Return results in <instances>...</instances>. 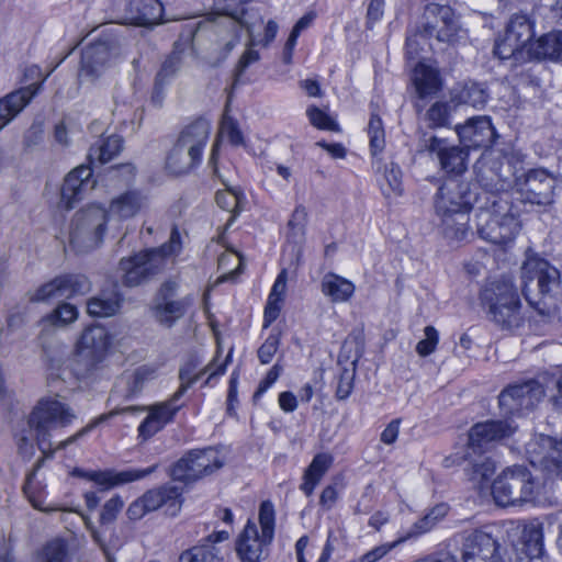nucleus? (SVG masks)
<instances>
[{
  "label": "nucleus",
  "mask_w": 562,
  "mask_h": 562,
  "mask_svg": "<svg viewBox=\"0 0 562 562\" xmlns=\"http://www.w3.org/2000/svg\"><path fill=\"white\" fill-rule=\"evenodd\" d=\"M492 186L494 183L484 182L483 177L477 182L459 177L445 179L435 196V212L446 239L451 243L467 239L470 234L469 212L483 202V192L491 191Z\"/></svg>",
  "instance_id": "obj_1"
},
{
  "label": "nucleus",
  "mask_w": 562,
  "mask_h": 562,
  "mask_svg": "<svg viewBox=\"0 0 562 562\" xmlns=\"http://www.w3.org/2000/svg\"><path fill=\"white\" fill-rule=\"evenodd\" d=\"M74 418L75 414L71 412L70 407L56 398L41 400L33 408L26 423L29 427L27 432L36 440L37 447L42 451L43 457L36 461L34 469L26 475L25 483L23 485V492L25 495H30L32 482L36 472L42 468L45 459L52 458L56 450L64 449L82 438L106 417L101 416L75 435L70 436L68 439L59 442L56 448H53L50 442V431L56 427H65L69 425Z\"/></svg>",
  "instance_id": "obj_2"
},
{
  "label": "nucleus",
  "mask_w": 562,
  "mask_h": 562,
  "mask_svg": "<svg viewBox=\"0 0 562 562\" xmlns=\"http://www.w3.org/2000/svg\"><path fill=\"white\" fill-rule=\"evenodd\" d=\"M504 189V181L497 179L491 191L483 192V202L475 214L476 233L480 238L496 245L512 241L519 232V223L509 212L508 201L496 191Z\"/></svg>",
  "instance_id": "obj_3"
},
{
  "label": "nucleus",
  "mask_w": 562,
  "mask_h": 562,
  "mask_svg": "<svg viewBox=\"0 0 562 562\" xmlns=\"http://www.w3.org/2000/svg\"><path fill=\"white\" fill-rule=\"evenodd\" d=\"M480 301L490 319L503 329L517 328L522 324L520 296L510 278L487 282L480 293Z\"/></svg>",
  "instance_id": "obj_4"
},
{
  "label": "nucleus",
  "mask_w": 562,
  "mask_h": 562,
  "mask_svg": "<svg viewBox=\"0 0 562 562\" xmlns=\"http://www.w3.org/2000/svg\"><path fill=\"white\" fill-rule=\"evenodd\" d=\"M211 15L226 18V25L232 27V31L225 38H222L223 50L217 58L216 64L222 63L233 50L239 42L237 29H245L250 37L249 45H256L254 37L255 29L263 23V18L258 8L249 2L236 3L235 0H214V11ZM221 41L218 42V44Z\"/></svg>",
  "instance_id": "obj_5"
},
{
  "label": "nucleus",
  "mask_w": 562,
  "mask_h": 562,
  "mask_svg": "<svg viewBox=\"0 0 562 562\" xmlns=\"http://www.w3.org/2000/svg\"><path fill=\"white\" fill-rule=\"evenodd\" d=\"M109 214L101 205L90 204L72 217L69 229L70 246L78 252H87L102 244Z\"/></svg>",
  "instance_id": "obj_6"
},
{
  "label": "nucleus",
  "mask_w": 562,
  "mask_h": 562,
  "mask_svg": "<svg viewBox=\"0 0 562 562\" xmlns=\"http://www.w3.org/2000/svg\"><path fill=\"white\" fill-rule=\"evenodd\" d=\"M491 490L495 503L506 507L532 501L536 483L527 468L514 465L505 469L497 476Z\"/></svg>",
  "instance_id": "obj_7"
},
{
  "label": "nucleus",
  "mask_w": 562,
  "mask_h": 562,
  "mask_svg": "<svg viewBox=\"0 0 562 562\" xmlns=\"http://www.w3.org/2000/svg\"><path fill=\"white\" fill-rule=\"evenodd\" d=\"M223 465L224 457L218 449H192L171 467L170 476L172 481L188 485L211 475Z\"/></svg>",
  "instance_id": "obj_8"
},
{
  "label": "nucleus",
  "mask_w": 562,
  "mask_h": 562,
  "mask_svg": "<svg viewBox=\"0 0 562 562\" xmlns=\"http://www.w3.org/2000/svg\"><path fill=\"white\" fill-rule=\"evenodd\" d=\"M177 282L166 281L160 285L151 301V315L165 328H171L186 315L193 303V299L189 295L177 299Z\"/></svg>",
  "instance_id": "obj_9"
},
{
  "label": "nucleus",
  "mask_w": 562,
  "mask_h": 562,
  "mask_svg": "<svg viewBox=\"0 0 562 562\" xmlns=\"http://www.w3.org/2000/svg\"><path fill=\"white\" fill-rule=\"evenodd\" d=\"M423 22V35L435 37L440 43L454 44L463 37L461 27L453 10L448 5L429 3L426 5Z\"/></svg>",
  "instance_id": "obj_10"
},
{
  "label": "nucleus",
  "mask_w": 562,
  "mask_h": 562,
  "mask_svg": "<svg viewBox=\"0 0 562 562\" xmlns=\"http://www.w3.org/2000/svg\"><path fill=\"white\" fill-rule=\"evenodd\" d=\"M166 247L147 249L130 258L120 260V268L124 272L123 283L126 286H137L158 274L164 269V255Z\"/></svg>",
  "instance_id": "obj_11"
},
{
  "label": "nucleus",
  "mask_w": 562,
  "mask_h": 562,
  "mask_svg": "<svg viewBox=\"0 0 562 562\" xmlns=\"http://www.w3.org/2000/svg\"><path fill=\"white\" fill-rule=\"evenodd\" d=\"M462 541L463 562H505L501 546L491 527H483L459 535Z\"/></svg>",
  "instance_id": "obj_12"
},
{
  "label": "nucleus",
  "mask_w": 562,
  "mask_h": 562,
  "mask_svg": "<svg viewBox=\"0 0 562 562\" xmlns=\"http://www.w3.org/2000/svg\"><path fill=\"white\" fill-rule=\"evenodd\" d=\"M521 278L525 280V290L528 291L535 283L543 299L557 295L561 286L559 270L537 256H529L524 261Z\"/></svg>",
  "instance_id": "obj_13"
},
{
  "label": "nucleus",
  "mask_w": 562,
  "mask_h": 562,
  "mask_svg": "<svg viewBox=\"0 0 562 562\" xmlns=\"http://www.w3.org/2000/svg\"><path fill=\"white\" fill-rule=\"evenodd\" d=\"M91 290L89 279L83 274H63L42 284L34 292H30L31 302H47L54 299H70L83 295Z\"/></svg>",
  "instance_id": "obj_14"
},
{
  "label": "nucleus",
  "mask_w": 562,
  "mask_h": 562,
  "mask_svg": "<svg viewBox=\"0 0 562 562\" xmlns=\"http://www.w3.org/2000/svg\"><path fill=\"white\" fill-rule=\"evenodd\" d=\"M543 396V385L530 379L504 389L498 396V403L506 414L514 415L524 409H532Z\"/></svg>",
  "instance_id": "obj_15"
},
{
  "label": "nucleus",
  "mask_w": 562,
  "mask_h": 562,
  "mask_svg": "<svg viewBox=\"0 0 562 562\" xmlns=\"http://www.w3.org/2000/svg\"><path fill=\"white\" fill-rule=\"evenodd\" d=\"M517 429V425L508 419H488L476 423L470 428L468 449L473 453L485 452L495 442L509 438Z\"/></svg>",
  "instance_id": "obj_16"
},
{
  "label": "nucleus",
  "mask_w": 562,
  "mask_h": 562,
  "mask_svg": "<svg viewBox=\"0 0 562 562\" xmlns=\"http://www.w3.org/2000/svg\"><path fill=\"white\" fill-rule=\"evenodd\" d=\"M518 186L525 202L537 205H549L553 202L555 179L544 169L529 170Z\"/></svg>",
  "instance_id": "obj_17"
},
{
  "label": "nucleus",
  "mask_w": 562,
  "mask_h": 562,
  "mask_svg": "<svg viewBox=\"0 0 562 562\" xmlns=\"http://www.w3.org/2000/svg\"><path fill=\"white\" fill-rule=\"evenodd\" d=\"M530 463L543 468L550 473L562 472V440L539 435L527 446Z\"/></svg>",
  "instance_id": "obj_18"
},
{
  "label": "nucleus",
  "mask_w": 562,
  "mask_h": 562,
  "mask_svg": "<svg viewBox=\"0 0 562 562\" xmlns=\"http://www.w3.org/2000/svg\"><path fill=\"white\" fill-rule=\"evenodd\" d=\"M157 467V464H154L146 469H127L122 471H85L82 469L76 468L72 471V475L94 482L100 486V491L102 492L108 491L116 485L142 480L154 473Z\"/></svg>",
  "instance_id": "obj_19"
},
{
  "label": "nucleus",
  "mask_w": 562,
  "mask_h": 562,
  "mask_svg": "<svg viewBox=\"0 0 562 562\" xmlns=\"http://www.w3.org/2000/svg\"><path fill=\"white\" fill-rule=\"evenodd\" d=\"M461 145L468 150L491 147L496 138L495 128L488 116H473L456 126Z\"/></svg>",
  "instance_id": "obj_20"
},
{
  "label": "nucleus",
  "mask_w": 562,
  "mask_h": 562,
  "mask_svg": "<svg viewBox=\"0 0 562 562\" xmlns=\"http://www.w3.org/2000/svg\"><path fill=\"white\" fill-rule=\"evenodd\" d=\"M92 170L89 166H79L71 170L65 178L60 189V205L71 210L76 202L93 189L94 181L91 180Z\"/></svg>",
  "instance_id": "obj_21"
},
{
  "label": "nucleus",
  "mask_w": 562,
  "mask_h": 562,
  "mask_svg": "<svg viewBox=\"0 0 562 562\" xmlns=\"http://www.w3.org/2000/svg\"><path fill=\"white\" fill-rule=\"evenodd\" d=\"M113 44L111 41H97L82 49L80 61V76L90 79L98 78L105 69L113 55Z\"/></svg>",
  "instance_id": "obj_22"
},
{
  "label": "nucleus",
  "mask_w": 562,
  "mask_h": 562,
  "mask_svg": "<svg viewBox=\"0 0 562 562\" xmlns=\"http://www.w3.org/2000/svg\"><path fill=\"white\" fill-rule=\"evenodd\" d=\"M179 409L180 406L171 398L151 405L148 415L138 426V437L143 440L151 438L173 419Z\"/></svg>",
  "instance_id": "obj_23"
},
{
  "label": "nucleus",
  "mask_w": 562,
  "mask_h": 562,
  "mask_svg": "<svg viewBox=\"0 0 562 562\" xmlns=\"http://www.w3.org/2000/svg\"><path fill=\"white\" fill-rule=\"evenodd\" d=\"M111 345L110 336L103 326L88 327L79 340V353L91 359V364L102 361Z\"/></svg>",
  "instance_id": "obj_24"
},
{
  "label": "nucleus",
  "mask_w": 562,
  "mask_h": 562,
  "mask_svg": "<svg viewBox=\"0 0 562 562\" xmlns=\"http://www.w3.org/2000/svg\"><path fill=\"white\" fill-rule=\"evenodd\" d=\"M182 488L172 483H166L159 487L147 491L146 499L150 503L154 512L162 508L167 516L175 517L180 513L182 507Z\"/></svg>",
  "instance_id": "obj_25"
},
{
  "label": "nucleus",
  "mask_w": 562,
  "mask_h": 562,
  "mask_svg": "<svg viewBox=\"0 0 562 562\" xmlns=\"http://www.w3.org/2000/svg\"><path fill=\"white\" fill-rule=\"evenodd\" d=\"M271 541H263V536L259 535L257 526L248 521L236 543V552L241 562H260L263 554V548Z\"/></svg>",
  "instance_id": "obj_26"
},
{
  "label": "nucleus",
  "mask_w": 562,
  "mask_h": 562,
  "mask_svg": "<svg viewBox=\"0 0 562 562\" xmlns=\"http://www.w3.org/2000/svg\"><path fill=\"white\" fill-rule=\"evenodd\" d=\"M162 13L164 7L159 0H130L127 5L130 23L138 26L161 23Z\"/></svg>",
  "instance_id": "obj_27"
},
{
  "label": "nucleus",
  "mask_w": 562,
  "mask_h": 562,
  "mask_svg": "<svg viewBox=\"0 0 562 562\" xmlns=\"http://www.w3.org/2000/svg\"><path fill=\"white\" fill-rule=\"evenodd\" d=\"M203 21H190L182 26L179 42L192 47L201 46L204 38L220 34V24L215 23L217 15H211Z\"/></svg>",
  "instance_id": "obj_28"
},
{
  "label": "nucleus",
  "mask_w": 562,
  "mask_h": 562,
  "mask_svg": "<svg viewBox=\"0 0 562 562\" xmlns=\"http://www.w3.org/2000/svg\"><path fill=\"white\" fill-rule=\"evenodd\" d=\"M509 531L520 535L524 551L529 559L539 558L543 551L542 528L537 522L510 521Z\"/></svg>",
  "instance_id": "obj_29"
},
{
  "label": "nucleus",
  "mask_w": 562,
  "mask_h": 562,
  "mask_svg": "<svg viewBox=\"0 0 562 562\" xmlns=\"http://www.w3.org/2000/svg\"><path fill=\"white\" fill-rule=\"evenodd\" d=\"M468 467L464 469L474 487L483 490L495 472V462L484 452L473 453L468 449Z\"/></svg>",
  "instance_id": "obj_30"
},
{
  "label": "nucleus",
  "mask_w": 562,
  "mask_h": 562,
  "mask_svg": "<svg viewBox=\"0 0 562 562\" xmlns=\"http://www.w3.org/2000/svg\"><path fill=\"white\" fill-rule=\"evenodd\" d=\"M215 363L212 362L206 368L201 370L199 373H195L198 362L194 359H190L189 361H187L179 369L180 386L170 398L175 402L180 400V397L184 395L188 389L195 382H198L200 378L207 372H210L209 379L215 375L223 374L225 372V363L220 364L218 367H216V369H213Z\"/></svg>",
  "instance_id": "obj_31"
},
{
  "label": "nucleus",
  "mask_w": 562,
  "mask_h": 562,
  "mask_svg": "<svg viewBox=\"0 0 562 562\" xmlns=\"http://www.w3.org/2000/svg\"><path fill=\"white\" fill-rule=\"evenodd\" d=\"M201 154L192 153L191 149L189 150L187 146L177 139L167 156L166 168L169 172L180 176L190 172L201 162Z\"/></svg>",
  "instance_id": "obj_32"
},
{
  "label": "nucleus",
  "mask_w": 562,
  "mask_h": 562,
  "mask_svg": "<svg viewBox=\"0 0 562 562\" xmlns=\"http://www.w3.org/2000/svg\"><path fill=\"white\" fill-rule=\"evenodd\" d=\"M37 89L12 91L0 99V131L24 110Z\"/></svg>",
  "instance_id": "obj_33"
},
{
  "label": "nucleus",
  "mask_w": 562,
  "mask_h": 562,
  "mask_svg": "<svg viewBox=\"0 0 562 562\" xmlns=\"http://www.w3.org/2000/svg\"><path fill=\"white\" fill-rule=\"evenodd\" d=\"M211 132L209 121L198 119L187 125L179 134L178 140L187 146L192 153L203 154Z\"/></svg>",
  "instance_id": "obj_34"
},
{
  "label": "nucleus",
  "mask_w": 562,
  "mask_h": 562,
  "mask_svg": "<svg viewBox=\"0 0 562 562\" xmlns=\"http://www.w3.org/2000/svg\"><path fill=\"white\" fill-rule=\"evenodd\" d=\"M146 198L137 190H130L111 201L109 216L126 220L135 216L145 205Z\"/></svg>",
  "instance_id": "obj_35"
},
{
  "label": "nucleus",
  "mask_w": 562,
  "mask_h": 562,
  "mask_svg": "<svg viewBox=\"0 0 562 562\" xmlns=\"http://www.w3.org/2000/svg\"><path fill=\"white\" fill-rule=\"evenodd\" d=\"M469 150L463 146L451 145L447 147L439 160L441 170L449 177H459L467 170Z\"/></svg>",
  "instance_id": "obj_36"
},
{
  "label": "nucleus",
  "mask_w": 562,
  "mask_h": 562,
  "mask_svg": "<svg viewBox=\"0 0 562 562\" xmlns=\"http://www.w3.org/2000/svg\"><path fill=\"white\" fill-rule=\"evenodd\" d=\"M449 505L446 503H440L431 507L427 510V513L419 518L411 529L407 531L405 536L402 537L404 541L416 538L420 535L429 532L432 530L449 513Z\"/></svg>",
  "instance_id": "obj_37"
},
{
  "label": "nucleus",
  "mask_w": 562,
  "mask_h": 562,
  "mask_svg": "<svg viewBox=\"0 0 562 562\" xmlns=\"http://www.w3.org/2000/svg\"><path fill=\"white\" fill-rule=\"evenodd\" d=\"M122 148L123 138L113 134L101 138L95 144L91 145L88 159L90 164L99 162L100 165H103L117 156Z\"/></svg>",
  "instance_id": "obj_38"
},
{
  "label": "nucleus",
  "mask_w": 562,
  "mask_h": 562,
  "mask_svg": "<svg viewBox=\"0 0 562 562\" xmlns=\"http://www.w3.org/2000/svg\"><path fill=\"white\" fill-rule=\"evenodd\" d=\"M414 85L420 99L434 95L440 90L438 72L434 68L418 63L414 70Z\"/></svg>",
  "instance_id": "obj_39"
},
{
  "label": "nucleus",
  "mask_w": 562,
  "mask_h": 562,
  "mask_svg": "<svg viewBox=\"0 0 562 562\" xmlns=\"http://www.w3.org/2000/svg\"><path fill=\"white\" fill-rule=\"evenodd\" d=\"M322 291L333 302H346L353 292L355 285L351 281L334 273H328L322 281Z\"/></svg>",
  "instance_id": "obj_40"
},
{
  "label": "nucleus",
  "mask_w": 562,
  "mask_h": 562,
  "mask_svg": "<svg viewBox=\"0 0 562 562\" xmlns=\"http://www.w3.org/2000/svg\"><path fill=\"white\" fill-rule=\"evenodd\" d=\"M286 290V271L282 270L277 277L265 307V327L274 322L281 311V303Z\"/></svg>",
  "instance_id": "obj_41"
},
{
  "label": "nucleus",
  "mask_w": 562,
  "mask_h": 562,
  "mask_svg": "<svg viewBox=\"0 0 562 562\" xmlns=\"http://www.w3.org/2000/svg\"><path fill=\"white\" fill-rule=\"evenodd\" d=\"M508 42H516L520 47L529 44L533 37L532 24L526 14H514L506 27Z\"/></svg>",
  "instance_id": "obj_42"
},
{
  "label": "nucleus",
  "mask_w": 562,
  "mask_h": 562,
  "mask_svg": "<svg viewBox=\"0 0 562 562\" xmlns=\"http://www.w3.org/2000/svg\"><path fill=\"white\" fill-rule=\"evenodd\" d=\"M121 307V299L117 293H102L87 302V313L93 317H110L116 314Z\"/></svg>",
  "instance_id": "obj_43"
},
{
  "label": "nucleus",
  "mask_w": 562,
  "mask_h": 562,
  "mask_svg": "<svg viewBox=\"0 0 562 562\" xmlns=\"http://www.w3.org/2000/svg\"><path fill=\"white\" fill-rule=\"evenodd\" d=\"M331 463V457L325 453L316 454L305 470L304 482L301 484V490L310 496L315 486L318 484L323 475L328 470Z\"/></svg>",
  "instance_id": "obj_44"
},
{
  "label": "nucleus",
  "mask_w": 562,
  "mask_h": 562,
  "mask_svg": "<svg viewBox=\"0 0 562 562\" xmlns=\"http://www.w3.org/2000/svg\"><path fill=\"white\" fill-rule=\"evenodd\" d=\"M488 94L479 83H465L453 94V101L458 104L470 105L475 109L483 108L487 102Z\"/></svg>",
  "instance_id": "obj_45"
},
{
  "label": "nucleus",
  "mask_w": 562,
  "mask_h": 562,
  "mask_svg": "<svg viewBox=\"0 0 562 562\" xmlns=\"http://www.w3.org/2000/svg\"><path fill=\"white\" fill-rule=\"evenodd\" d=\"M535 54L538 58L562 60V31L541 36L537 42Z\"/></svg>",
  "instance_id": "obj_46"
},
{
  "label": "nucleus",
  "mask_w": 562,
  "mask_h": 562,
  "mask_svg": "<svg viewBox=\"0 0 562 562\" xmlns=\"http://www.w3.org/2000/svg\"><path fill=\"white\" fill-rule=\"evenodd\" d=\"M178 562H221V558L217 548L202 543L182 551Z\"/></svg>",
  "instance_id": "obj_47"
},
{
  "label": "nucleus",
  "mask_w": 562,
  "mask_h": 562,
  "mask_svg": "<svg viewBox=\"0 0 562 562\" xmlns=\"http://www.w3.org/2000/svg\"><path fill=\"white\" fill-rule=\"evenodd\" d=\"M446 138H440L429 131H419L417 148L419 153H427L431 157H436L438 161L442 157L445 150L449 146Z\"/></svg>",
  "instance_id": "obj_48"
},
{
  "label": "nucleus",
  "mask_w": 562,
  "mask_h": 562,
  "mask_svg": "<svg viewBox=\"0 0 562 562\" xmlns=\"http://www.w3.org/2000/svg\"><path fill=\"white\" fill-rule=\"evenodd\" d=\"M78 317V310L69 303L59 304L54 311L43 318V322L52 326H66Z\"/></svg>",
  "instance_id": "obj_49"
},
{
  "label": "nucleus",
  "mask_w": 562,
  "mask_h": 562,
  "mask_svg": "<svg viewBox=\"0 0 562 562\" xmlns=\"http://www.w3.org/2000/svg\"><path fill=\"white\" fill-rule=\"evenodd\" d=\"M368 134L370 137V150L372 156H376L384 149L385 135L381 117L372 112L368 125Z\"/></svg>",
  "instance_id": "obj_50"
},
{
  "label": "nucleus",
  "mask_w": 562,
  "mask_h": 562,
  "mask_svg": "<svg viewBox=\"0 0 562 562\" xmlns=\"http://www.w3.org/2000/svg\"><path fill=\"white\" fill-rule=\"evenodd\" d=\"M67 552V544L60 539H55L37 552L36 562H65Z\"/></svg>",
  "instance_id": "obj_51"
},
{
  "label": "nucleus",
  "mask_w": 562,
  "mask_h": 562,
  "mask_svg": "<svg viewBox=\"0 0 562 562\" xmlns=\"http://www.w3.org/2000/svg\"><path fill=\"white\" fill-rule=\"evenodd\" d=\"M451 106L448 102L437 101L427 110L426 120L429 128L447 127L450 124Z\"/></svg>",
  "instance_id": "obj_52"
},
{
  "label": "nucleus",
  "mask_w": 562,
  "mask_h": 562,
  "mask_svg": "<svg viewBox=\"0 0 562 562\" xmlns=\"http://www.w3.org/2000/svg\"><path fill=\"white\" fill-rule=\"evenodd\" d=\"M259 522L263 541H272L274 535V508L271 502L265 501L261 503Z\"/></svg>",
  "instance_id": "obj_53"
},
{
  "label": "nucleus",
  "mask_w": 562,
  "mask_h": 562,
  "mask_svg": "<svg viewBox=\"0 0 562 562\" xmlns=\"http://www.w3.org/2000/svg\"><path fill=\"white\" fill-rule=\"evenodd\" d=\"M240 192L236 190L217 191L215 195L216 204L232 213L229 222L234 221L239 212Z\"/></svg>",
  "instance_id": "obj_54"
},
{
  "label": "nucleus",
  "mask_w": 562,
  "mask_h": 562,
  "mask_svg": "<svg viewBox=\"0 0 562 562\" xmlns=\"http://www.w3.org/2000/svg\"><path fill=\"white\" fill-rule=\"evenodd\" d=\"M156 369L148 366L139 367L135 372L127 378V391L130 395H135L142 391L146 381L154 379Z\"/></svg>",
  "instance_id": "obj_55"
},
{
  "label": "nucleus",
  "mask_w": 562,
  "mask_h": 562,
  "mask_svg": "<svg viewBox=\"0 0 562 562\" xmlns=\"http://www.w3.org/2000/svg\"><path fill=\"white\" fill-rule=\"evenodd\" d=\"M306 115L311 124L318 130H326L333 132L339 131V125L337 124V122L316 105L308 106L306 110Z\"/></svg>",
  "instance_id": "obj_56"
},
{
  "label": "nucleus",
  "mask_w": 562,
  "mask_h": 562,
  "mask_svg": "<svg viewBox=\"0 0 562 562\" xmlns=\"http://www.w3.org/2000/svg\"><path fill=\"white\" fill-rule=\"evenodd\" d=\"M384 178L387 183V188H383L384 195L386 198L391 194L401 195L403 192L401 168L391 162L390 166L385 168Z\"/></svg>",
  "instance_id": "obj_57"
},
{
  "label": "nucleus",
  "mask_w": 562,
  "mask_h": 562,
  "mask_svg": "<svg viewBox=\"0 0 562 562\" xmlns=\"http://www.w3.org/2000/svg\"><path fill=\"white\" fill-rule=\"evenodd\" d=\"M494 55L499 59H510L519 60L524 55V48L520 47L516 42H508L507 35L496 42L494 46Z\"/></svg>",
  "instance_id": "obj_58"
},
{
  "label": "nucleus",
  "mask_w": 562,
  "mask_h": 562,
  "mask_svg": "<svg viewBox=\"0 0 562 562\" xmlns=\"http://www.w3.org/2000/svg\"><path fill=\"white\" fill-rule=\"evenodd\" d=\"M181 67V56L180 53L173 52L171 53L162 63L159 71L156 75V80L158 82L167 83L170 78H172L177 71Z\"/></svg>",
  "instance_id": "obj_59"
},
{
  "label": "nucleus",
  "mask_w": 562,
  "mask_h": 562,
  "mask_svg": "<svg viewBox=\"0 0 562 562\" xmlns=\"http://www.w3.org/2000/svg\"><path fill=\"white\" fill-rule=\"evenodd\" d=\"M280 346V333H271L259 347L257 355L262 364H268Z\"/></svg>",
  "instance_id": "obj_60"
},
{
  "label": "nucleus",
  "mask_w": 562,
  "mask_h": 562,
  "mask_svg": "<svg viewBox=\"0 0 562 562\" xmlns=\"http://www.w3.org/2000/svg\"><path fill=\"white\" fill-rule=\"evenodd\" d=\"M424 333L425 338L422 339L416 346V352L422 357H426L432 353L439 339L438 331L434 326H426Z\"/></svg>",
  "instance_id": "obj_61"
},
{
  "label": "nucleus",
  "mask_w": 562,
  "mask_h": 562,
  "mask_svg": "<svg viewBox=\"0 0 562 562\" xmlns=\"http://www.w3.org/2000/svg\"><path fill=\"white\" fill-rule=\"evenodd\" d=\"M429 36L423 35V23L417 26L414 33H411L406 38V56L408 59H415L419 50L423 48V44Z\"/></svg>",
  "instance_id": "obj_62"
},
{
  "label": "nucleus",
  "mask_w": 562,
  "mask_h": 562,
  "mask_svg": "<svg viewBox=\"0 0 562 562\" xmlns=\"http://www.w3.org/2000/svg\"><path fill=\"white\" fill-rule=\"evenodd\" d=\"M123 505H124V503L120 496H114V497L110 498L103 505V508L101 510L100 524L101 525L112 524L116 519L119 513L122 510Z\"/></svg>",
  "instance_id": "obj_63"
},
{
  "label": "nucleus",
  "mask_w": 562,
  "mask_h": 562,
  "mask_svg": "<svg viewBox=\"0 0 562 562\" xmlns=\"http://www.w3.org/2000/svg\"><path fill=\"white\" fill-rule=\"evenodd\" d=\"M404 542V539L402 537L397 539L396 541L392 543H386L382 546H378L373 548L372 550L368 551L367 553L362 554L358 561L355 562H376L380 559H382L384 555H386L393 548H395L397 544Z\"/></svg>",
  "instance_id": "obj_64"
}]
</instances>
